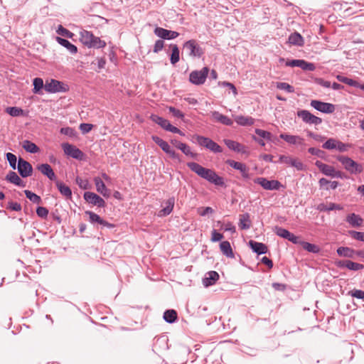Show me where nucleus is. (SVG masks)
<instances>
[{
	"label": "nucleus",
	"instance_id": "nucleus-41",
	"mask_svg": "<svg viewBox=\"0 0 364 364\" xmlns=\"http://www.w3.org/2000/svg\"><path fill=\"white\" fill-rule=\"evenodd\" d=\"M23 148L29 153L35 154L39 151V148L33 142L25 140L23 141Z\"/></svg>",
	"mask_w": 364,
	"mask_h": 364
},
{
	"label": "nucleus",
	"instance_id": "nucleus-9",
	"mask_svg": "<svg viewBox=\"0 0 364 364\" xmlns=\"http://www.w3.org/2000/svg\"><path fill=\"white\" fill-rule=\"evenodd\" d=\"M183 48L188 52L191 57L200 58L203 52L195 40H189L183 44Z\"/></svg>",
	"mask_w": 364,
	"mask_h": 364
},
{
	"label": "nucleus",
	"instance_id": "nucleus-52",
	"mask_svg": "<svg viewBox=\"0 0 364 364\" xmlns=\"http://www.w3.org/2000/svg\"><path fill=\"white\" fill-rule=\"evenodd\" d=\"M6 159L8 160L11 167L13 169H16V161H17L16 156L12 153H7L6 154Z\"/></svg>",
	"mask_w": 364,
	"mask_h": 364
},
{
	"label": "nucleus",
	"instance_id": "nucleus-59",
	"mask_svg": "<svg viewBox=\"0 0 364 364\" xmlns=\"http://www.w3.org/2000/svg\"><path fill=\"white\" fill-rule=\"evenodd\" d=\"M37 215L42 218H46L48 215V210L44 207H38L36 209Z\"/></svg>",
	"mask_w": 364,
	"mask_h": 364
},
{
	"label": "nucleus",
	"instance_id": "nucleus-10",
	"mask_svg": "<svg viewBox=\"0 0 364 364\" xmlns=\"http://www.w3.org/2000/svg\"><path fill=\"white\" fill-rule=\"evenodd\" d=\"M316 166L326 176H331L332 178H342V173L339 171H336L331 166L323 164L319 161L316 162Z\"/></svg>",
	"mask_w": 364,
	"mask_h": 364
},
{
	"label": "nucleus",
	"instance_id": "nucleus-33",
	"mask_svg": "<svg viewBox=\"0 0 364 364\" xmlns=\"http://www.w3.org/2000/svg\"><path fill=\"white\" fill-rule=\"evenodd\" d=\"M343 206L339 204H336L333 203H330L329 204L320 203L317 206V210L319 211H330L333 210H342Z\"/></svg>",
	"mask_w": 364,
	"mask_h": 364
},
{
	"label": "nucleus",
	"instance_id": "nucleus-40",
	"mask_svg": "<svg viewBox=\"0 0 364 364\" xmlns=\"http://www.w3.org/2000/svg\"><path fill=\"white\" fill-rule=\"evenodd\" d=\"M56 186L58 187V189L63 196H65L66 198L71 197L72 191L68 186H65L62 182L58 181H56Z\"/></svg>",
	"mask_w": 364,
	"mask_h": 364
},
{
	"label": "nucleus",
	"instance_id": "nucleus-35",
	"mask_svg": "<svg viewBox=\"0 0 364 364\" xmlns=\"http://www.w3.org/2000/svg\"><path fill=\"white\" fill-rule=\"evenodd\" d=\"M220 248L221 252L225 255L226 257L232 258L234 257V254L232 252V247L230 246V244L228 241H223L220 244Z\"/></svg>",
	"mask_w": 364,
	"mask_h": 364
},
{
	"label": "nucleus",
	"instance_id": "nucleus-63",
	"mask_svg": "<svg viewBox=\"0 0 364 364\" xmlns=\"http://www.w3.org/2000/svg\"><path fill=\"white\" fill-rule=\"evenodd\" d=\"M288 232L289 231L287 230L282 228L276 227L275 228V233L282 238H285L287 237Z\"/></svg>",
	"mask_w": 364,
	"mask_h": 364
},
{
	"label": "nucleus",
	"instance_id": "nucleus-2",
	"mask_svg": "<svg viewBox=\"0 0 364 364\" xmlns=\"http://www.w3.org/2000/svg\"><path fill=\"white\" fill-rule=\"evenodd\" d=\"M80 42L91 48H102L106 46L105 41L101 40L99 37L95 36L91 32L82 29L79 32Z\"/></svg>",
	"mask_w": 364,
	"mask_h": 364
},
{
	"label": "nucleus",
	"instance_id": "nucleus-45",
	"mask_svg": "<svg viewBox=\"0 0 364 364\" xmlns=\"http://www.w3.org/2000/svg\"><path fill=\"white\" fill-rule=\"evenodd\" d=\"M299 68L307 71H314L316 69V66L314 63H309L304 60H300Z\"/></svg>",
	"mask_w": 364,
	"mask_h": 364
},
{
	"label": "nucleus",
	"instance_id": "nucleus-57",
	"mask_svg": "<svg viewBox=\"0 0 364 364\" xmlns=\"http://www.w3.org/2000/svg\"><path fill=\"white\" fill-rule=\"evenodd\" d=\"M168 110L175 117L183 119L184 117V114L182 112L173 107H169Z\"/></svg>",
	"mask_w": 364,
	"mask_h": 364
},
{
	"label": "nucleus",
	"instance_id": "nucleus-49",
	"mask_svg": "<svg viewBox=\"0 0 364 364\" xmlns=\"http://www.w3.org/2000/svg\"><path fill=\"white\" fill-rule=\"evenodd\" d=\"M57 33L66 38H71L73 36V33L65 28L63 26L59 25L56 31Z\"/></svg>",
	"mask_w": 364,
	"mask_h": 364
},
{
	"label": "nucleus",
	"instance_id": "nucleus-53",
	"mask_svg": "<svg viewBox=\"0 0 364 364\" xmlns=\"http://www.w3.org/2000/svg\"><path fill=\"white\" fill-rule=\"evenodd\" d=\"M350 235L355 240L364 242V232L349 231Z\"/></svg>",
	"mask_w": 364,
	"mask_h": 364
},
{
	"label": "nucleus",
	"instance_id": "nucleus-12",
	"mask_svg": "<svg viewBox=\"0 0 364 364\" xmlns=\"http://www.w3.org/2000/svg\"><path fill=\"white\" fill-rule=\"evenodd\" d=\"M62 148L66 155L71 156L73 159H82L83 156L82 151L74 145L70 144L68 143H63L62 144Z\"/></svg>",
	"mask_w": 364,
	"mask_h": 364
},
{
	"label": "nucleus",
	"instance_id": "nucleus-31",
	"mask_svg": "<svg viewBox=\"0 0 364 364\" xmlns=\"http://www.w3.org/2000/svg\"><path fill=\"white\" fill-rule=\"evenodd\" d=\"M56 41L61 45L62 46L67 48V50L72 54H75L77 52V47L71 43L66 39L62 38L60 37H56Z\"/></svg>",
	"mask_w": 364,
	"mask_h": 364
},
{
	"label": "nucleus",
	"instance_id": "nucleus-60",
	"mask_svg": "<svg viewBox=\"0 0 364 364\" xmlns=\"http://www.w3.org/2000/svg\"><path fill=\"white\" fill-rule=\"evenodd\" d=\"M198 213L201 216H205L208 214L213 213V209L210 207L200 208L198 209Z\"/></svg>",
	"mask_w": 364,
	"mask_h": 364
},
{
	"label": "nucleus",
	"instance_id": "nucleus-1",
	"mask_svg": "<svg viewBox=\"0 0 364 364\" xmlns=\"http://www.w3.org/2000/svg\"><path fill=\"white\" fill-rule=\"evenodd\" d=\"M187 166L192 171L208 182L218 186L225 185L223 178L218 176L213 170L204 168L196 162H188Z\"/></svg>",
	"mask_w": 364,
	"mask_h": 364
},
{
	"label": "nucleus",
	"instance_id": "nucleus-7",
	"mask_svg": "<svg viewBox=\"0 0 364 364\" xmlns=\"http://www.w3.org/2000/svg\"><path fill=\"white\" fill-rule=\"evenodd\" d=\"M255 183L260 185L264 189L268 191L279 190L282 186L279 181L277 180H268L266 178L258 177L254 180Z\"/></svg>",
	"mask_w": 364,
	"mask_h": 364
},
{
	"label": "nucleus",
	"instance_id": "nucleus-48",
	"mask_svg": "<svg viewBox=\"0 0 364 364\" xmlns=\"http://www.w3.org/2000/svg\"><path fill=\"white\" fill-rule=\"evenodd\" d=\"M346 268L350 270L358 271L364 268V265L350 260H347Z\"/></svg>",
	"mask_w": 364,
	"mask_h": 364
},
{
	"label": "nucleus",
	"instance_id": "nucleus-17",
	"mask_svg": "<svg viewBox=\"0 0 364 364\" xmlns=\"http://www.w3.org/2000/svg\"><path fill=\"white\" fill-rule=\"evenodd\" d=\"M175 201L174 197H171L164 201L161 205L163 208L159 212L158 215L159 217H165L171 214L173 209Z\"/></svg>",
	"mask_w": 364,
	"mask_h": 364
},
{
	"label": "nucleus",
	"instance_id": "nucleus-29",
	"mask_svg": "<svg viewBox=\"0 0 364 364\" xmlns=\"http://www.w3.org/2000/svg\"><path fill=\"white\" fill-rule=\"evenodd\" d=\"M249 245L253 252L259 255L265 254L267 252V247L263 243L250 240Z\"/></svg>",
	"mask_w": 364,
	"mask_h": 364
},
{
	"label": "nucleus",
	"instance_id": "nucleus-26",
	"mask_svg": "<svg viewBox=\"0 0 364 364\" xmlns=\"http://www.w3.org/2000/svg\"><path fill=\"white\" fill-rule=\"evenodd\" d=\"M346 222L353 228H358L362 225L363 218L355 213H350L346 216Z\"/></svg>",
	"mask_w": 364,
	"mask_h": 364
},
{
	"label": "nucleus",
	"instance_id": "nucleus-46",
	"mask_svg": "<svg viewBox=\"0 0 364 364\" xmlns=\"http://www.w3.org/2000/svg\"><path fill=\"white\" fill-rule=\"evenodd\" d=\"M336 79L341 82H343V83H346L350 86H358V82L355 80H353L352 79H350V78H348L346 77H344L343 75H336Z\"/></svg>",
	"mask_w": 364,
	"mask_h": 364
},
{
	"label": "nucleus",
	"instance_id": "nucleus-3",
	"mask_svg": "<svg viewBox=\"0 0 364 364\" xmlns=\"http://www.w3.org/2000/svg\"><path fill=\"white\" fill-rule=\"evenodd\" d=\"M337 159L342 164L345 169L350 173L356 174L362 172L363 171V167L360 164H358L348 156H340L337 157Z\"/></svg>",
	"mask_w": 364,
	"mask_h": 364
},
{
	"label": "nucleus",
	"instance_id": "nucleus-38",
	"mask_svg": "<svg viewBox=\"0 0 364 364\" xmlns=\"http://www.w3.org/2000/svg\"><path fill=\"white\" fill-rule=\"evenodd\" d=\"M289 43L292 45L301 46L304 44V38L299 33L295 32L289 36Z\"/></svg>",
	"mask_w": 364,
	"mask_h": 364
},
{
	"label": "nucleus",
	"instance_id": "nucleus-19",
	"mask_svg": "<svg viewBox=\"0 0 364 364\" xmlns=\"http://www.w3.org/2000/svg\"><path fill=\"white\" fill-rule=\"evenodd\" d=\"M154 33L161 38L168 40L174 39L179 35L176 31L166 30L160 27H157L154 29Z\"/></svg>",
	"mask_w": 364,
	"mask_h": 364
},
{
	"label": "nucleus",
	"instance_id": "nucleus-27",
	"mask_svg": "<svg viewBox=\"0 0 364 364\" xmlns=\"http://www.w3.org/2000/svg\"><path fill=\"white\" fill-rule=\"evenodd\" d=\"M233 117L235 122L240 126H251L255 123V119L251 117L235 115Z\"/></svg>",
	"mask_w": 364,
	"mask_h": 364
},
{
	"label": "nucleus",
	"instance_id": "nucleus-43",
	"mask_svg": "<svg viewBox=\"0 0 364 364\" xmlns=\"http://www.w3.org/2000/svg\"><path fill=\"white\" fill-rule=\"evenodd\" d=\"M6 112L11 117H18L23 114V110L17 107H9L6 109Z\"/></svg>",
	"mask_w": 364,
	"mask_h": 364
},
{
	"label": "nucleus",
	"instance_id": "nucleus-44",
	"mask_svg": "<svg viewBox=\"0 0 364 364\" xmlns=\"http://www.w3.org/2000/svg\"><path fill=\"white\" fill-rule=\"evenodd\" d=\"M26 196L33 203L39 204L41 202L40 196L28 190L24 191Z\"/></svg>",
	"mask_w": 364,
	"mask_h": 364
},
{
	"label": "nucleus",
	"instance_id": "nucleus-61",
	"mask_svg": "<svg viewBox=\"0 0 364 364\" xmlns=\"http://www.w3.org/2000/svg\"><path fill=\"white\" fill-rule=\"evenodd\" d=\"M92 127L91 124L82 123L80 125V129L83 134H87L92 130Z\"/></svg>",
	"mask_w": 364,
	"mask_h": 364
},
{
	"label": "nucleus",
	"instance_id": "nucleus-28",
	"mask_svg": "<svg viewBox=\"0 0 364 364\" xmlns=\"http://www.w3.org/2000/svg\"><path fill=\"white\" fill-rule=\"evenodd\" d=\"M42 174L46 176L50 180L55 179V174L51 166L48 164H43L38 166Z\"/></svg>",
	"mask_w": 364,
	"mask_h": 364
},
{
	"label": "nucleus",
	"instance_id": "nucleus-25",
	"mask_svg": "<svg viewBox=\"0 0 364 364\" xmlns=\"http://www.w3.org/2000/svg\"><path fill=\"white\" fill-rule=\"evenodd\" d=\"M212 118L218 122H220L224 125L227 126H231L233 124V122L231 119H230L228 117L223 115V114L220 113L219 112L214 111L211 112Z\"/></svg>",
	"mask_w": 364,
	"mask_h": 364
},
{
	"label": "nucleus",
	"instance_id": "nucleus-50",
	"mask_svg": "<svg viewBox=\"0 0 364 364\" xmlns=\"http://www.w3.org/2000/svg\"><path fill=\"white\" fill-rule=\"evenodd\" d=\"M301 245L304 250H307L309 252L316 253L319 250L318 247L316 245L311 244L307 242H302Z\"/></svg>",
	"mask_w": 364,
	"mask_h": 364
},
{
	"label": "nucleus",
	"instance_id": "nucleus-39",
	"mask_svg": "<svg viewBox=\"0 0 364 364\" xmlns=\"http://www.w3.org/2000/svg\"><path fill=\"white\" fill-rule=\"evenodd\" d=\"M171 54L170 61L172 65H175L180 60V52L178 47L176 45H171Z\"/></svg>",
	"mask_w": 364,
	"mask_h": 364
},
{
	"label": "nucleus",
	"instance_id": "nucleus-11",
	"mask_svg": "<svg viewBox=\"0 0 364 364\" xmlns=\"http://www.w3.org/2000/svg\"><path fill=\"white\" fill-rule=\"evenodd\" d=\"M310 105L315 109L322 113L331 114L335 111V105L331 103L314 100L311 101Z\"/></svg>",
	"mask_w": 364,
	"mask_h": 364
},
{
	"label": "nucleus",
	"instance_id": "nucleus-24",
	"mask_svg": "<svg viewBox=\"0 0 364 364\" xmlns=\"http://www.w3.org/2000/svg\"><path fill=\"white\" fill-rule=\"evenodd\" d=\"M219 279V274L215 271H210L205 274L203 279V284L208 287L213 285Z\"/></svg>",
	"mask_w": 364,
	"mask_h": 364
},
{
	"label": "nucleus",
	"instance_id": "nucleus-37",
	"mask_svg": "<svg viewBox=\"0 0 364 364\" xmlns=\"http://www.w3.org/2000/svg\"><path fill=\"white\" fill-rule=\"evenodd\" d=\"M151 119L155 122L156 124H159L160 127H161L165 130H167L169 125L171 124L170 122L163 117H161L156 114H152L151 116Z\"/></svg>",
	"mask_w": 364,
	"mask_h": 364
},
{
	"label": "nucleus",
	"instance_id": "nucleus-14",
	"mask_svg": "<svg viewBox=\"0 0 364 364\" xmlns=\"http://www.w3.org/2000/svg\"><path fill=\"white\" fill-rule=\"evenodd\" d=\"M17 168L19 174L23 178L31 176L33 171L31 165L21 158L18 161Z\"/></svg>",
	"mask_w": 364,
	"mask_h": 364
},
{
	"label": "nucleus",
	"instance_id": "nucleus-34",
	"mask_svg": "<svg viewBox=\"0 0 364 364\" xmlns=\"http://www.w3.org/2000/svg\"><path fill=\"white\" fill-rule=\"evenodd\" d=\"M337 254L341 257L353 258L355 254L354 250L347 247H340L336 250Z\"/></svg>",
	"mask_w": 364,
	"mask_h": 364
},
{
	"label": "nucleus",
	"instance_id": "nucleus-55",
	"mask_svg": "<svg viewBox=\"0 0 364 364\" xmlns=\"http://www.w3.org/2000/svg\"><path fill=\"white\" fill-rule=\"evenodd\" d=\"M349 294L355 298L364 301V291L360 289H354L349 292Z\"/></svg>",
	"mask_w": 364,
	"mask_h": 364
},
{
	"label": "nucleus",
	"instance_id": "nucleus-18",
	"mask_svg": "<svg viewBox=\"0 0 364 364\" xmlns=\"http://www.w3.org/2000/svg\"><path fill=\"white\" fill-rule=\"evenodd\" d=\"M153 141L158 144L161 149L166 152V154H169L173 158H176L177 155L176 152L171 148L169 144L163 140L162 139L159 138L157 136H152Z\"/></svg>",
	"mask_w": 364,
	"mask_h": 364
},
{
	"label": "nucleus",
	"instance_id": "nucleus-13",
	"mask_svg": "<svg viewBox=\"0 0 364 364\" xmlns=\"http://www.w3.org/2000/svg\"><path fill=\"white\" fill-rule=\"evenodd\" d=\"M63 85L61 82L51 79L46 81L44 89L48 92L55 93L64 91Z\"/></svg>",
	"mask_w": 364,
	"mask_h": 364
},
{
	"label": "nucleus",
	"instance_id": "nucleus-58",
	"mask_svg": "<svg viewBox=\"0 0 364 364\" xmlns=\"http://www.w3.org/2000/svg\"><path fill=\"white\" fill-rule=\"evenodd\" d=\"M60 133L69 136H74L75 135V130L71 127H63L60 129Z\"/></svg>",
	"mask_w": 364,
	"mask_h": 364
},
{
	"label": "nucleus",
	"instance_id": "nucleus-4",
	"mask_svg": "<svg viewBox=\"0 0 364 364\" xmlns=\"http://www.w3.org/2000/svg\"><path fill=\"white\" fill-rule=\"evenodd\" d=\"M194 138L200 146H203L214 153H220L223 151L217 143L208 137L196 135Z\"/></svg>",
	"mask_w": 364,
	"mask_h": 364
},
{
	"label": "nucleus",
	"instance_id": "nucleus-36",
	"mask_svg": "<svg viewBox=\"0 0 364 364\" xmlns=\"http://www.w3.org/2000/svg\"><path fill=\"white\" fill-rule=\"evenodd\" d=\"M251 221L250 219V215L245 213L240 215L239 226L242 230H247L250 228Z\"/></svg>",
	"mask_w": 364,
	"mask_h": 364
},
{
	"label": "nucleus",
	"instance_id": "nucleus-51",
	"mask_svg": "<svg viewBox=\"0 0 364 364\" xmlns=\"http://www.w3.org/2000/svg\"><path fill=\"white\" fill-rule=\"evenodd\" d=\"M277 87L279 90H285L289 93H291L294 92V87L287 82H277Z\"/></svg>",
	"mask_w": 364,
	"mask_h": 364
},
{
	"label": "nucleus",
	"instance_id": "nucleus-16",
	"mask_svg": "<svg viewBox=\"0 0 364 364\" xmlns=\"http://www.w3.org/2000/svg\"><path fill=\"white\" fill-rule=\"evenodd\" d=\"M84 198L88 203H92L98 207L102 208L105 205V200L95 193L85 192L84 194Z\"/></svg>",
	"mask_w": 364,
	"mask_h": 364
},
{
	"label": "nucleus",
	"instance_id": "nucleus-62",
	"mask_svg": "<svg viewBox=\"0 0 364 364\" xmlns=\"http://www.w3.org/2000/svg\"><path fill=\"white\" fill-rule=\"evenodd\" d=\"M223 238V235L218 232L215 230L212 231L211 235V241L212 242H218Z\"/></svg>",
	"mask_w": 364,
	"mask_h": 364
},
{
	"label": "nucleus",
	"instance_id": "nucleus-5",
	"mask_svg": "<svg viewBox=\"0 0 364 364\" xmlns=\"http://www.w3.org/2000/svg\"><path fill=\"white\" fill-rule=\"evenodd\" d=\"M322 147L328 150H338L340 152H346L351 147L350 144H344L336 139H328L323 145Z\"/></svg>",
	"mask_w": 364,
	"mask_h": 364
},
{
	"label": "nucleus",
	"instance_id": "nucleus-22",
	"mask_svg": "<svg viewBox=\"0 0 364 364\" xmlns=\"http://www.w3.org/2000/svg\"><path fill=\"white\" fill-rule=\"evenodd\" d=\"M279 137L284 139L289 144L303 145L304 139L297 135H290L287 134H281Z\"/></svg>",
	"mask_w": 364,
	"mask_h": 364
},
{
	"label": "nucleus",
	"instance_id": "nucleus-20",
	"mask_svg": "<svg viewBox=\"0 0 364 364\" xmlns=\"http://www.w3.org/2000/svg\"><path fill=\"white\" fill-rule=\"evenodd\" d=\"M228 164H229L232 168L238 170L243 178H249V168L245 164L241 162H237L233 160H228L227 161Z\"/></svg>",
	"mask_w": 364,
	"mask_h": 364
},
{
	"label": "nucleus",
	"instance_id": "nucleus-42",
	"mask_svg": "<svg viewBox=\"0 0 364 364\" xmlns=\"http://www.w3.org/2000/svg\"><path fill=\"white\" fill-rule=\"evenodd\" d=\"M163 317H164V319L167 323H172L175 322L177 318V313L175 310H173V309L166 310L164 313Z\"/></svg>",
	"mask_w": 364,
	"mask_h": 364
},
{
	"label": "nucleus",
	"instance_id": "nucleus-64",
	"mask_svg": "<svg viewBox=\"0 0 364 364\" xmlns=\"http://www.w3.org/2000/svg\"><path fill=\"white\" fill-rule=\"evenodd\" d=\"M164 48V41L161 40H158L156 41L154 46V52L158 53L161 50Z\"/></svg>",
	"mask_w": 364,
	"mask_h": 364
},
{
	"label": "nucleus",
	"instance_id": "nucleus-56",
	"mask_svg": "<svg viewBox=\"0 0 364 364\" xmlns=\"http://www.w3.org/2000/svg\"><path fill=\"white\" fill-rule=\"evenodd\" d=\"M86 213L87 215H89L90 221L91 223H97L100 224V222H102V218L97 214L90 212V211H87V212H86Z\"/></svg>",
	"mask_w": 364,
	"mask_h": 364
},
{
	"label": "nucleus",
	"instance_id": "nucleus-32",
	"mask_svg": "<svg viewBox=\"0 0 364 364\" xmlns=\"http://www.w3.org/2000/svg\"><path fill=\"white\" fill-rule=\"evenodd\" d=\"M6 180L9 181L11 183H14L16 186L24 187L25 183L23 182V181L20 178V177L16 174V173L14 171H10L6 177Z\"/></svg>",
	"mask_w": 364,
	"mask_h": 364
},
{
	"label": "nucleus",
	"instance_id": "nucleus-8",
	"mask_svg": "<svg viewBox=\"0 0 364 364\" xmlns=\"http://www.w3.org/2000/svg\"><path fill=\"white\" fill-rule=\"evenodd\" d=\"M297 116L300 117L302 119V121L306 124L318 125L322 122V119L320 117L314 115L308 110H299L297 112Z\"/></svg>",
	"mask_w": 364,
	"mask_h": 364
},
{
	"label": "nucleus",
	"instance_id": "nucleus-21",
	"mask_svg": "<svg viewBox=\"0 0 364 364\" xmlns=\"http://www.w3.org/2000/svg\"><path fill=\"white\" fill-rule=\"evenodd\" d=\"M94 182L96 186V190L98 193L106 198H109L110 196V191L106 187L105 184L100 178L95 177L94 178Z\"/></svg>",
	"mask_w": 364,
	"mask_h": 364
},
{
	"label": "nucleus",
	"instance_id": "nucleus-30",
	"mask_svg": "<svg viewBox=\"0 0 364 364\" xmlns=\"http://www.w3.org/2000/svg\"><path fill=\"white\" fill-rule=\"evenodd\" d=\"M171 143L176 148L180 149L184 154L190 156L191 157H195L196 154L191 151V148L186 144L178 141L177 140H172Z\"/></svg>",
	"mask_w": 364,
	"mask_h": 364
},
{
	"label": "nucleus",
	"instance_id": "nucleus-15",
	"mask_svg": "<svg viewBox=\"0 0 364 364\" xmlns=\"http://www.w3.org/2000/svg\"><path fill=\"white\" fill-rule=\"evenodd\" d=\"M279 162L284 163V164L289 165L292 167H294L298 171H302L304 169V166L303 163L300 160H299L296 158H292L291 156L282 155L279 157Z\"/></svg>",
	"mask_w": 364,
	"mask_h": 364
},
{
	"label": "nucleus",
	"instance_id": "nucleus-54",
	"mask_svg": "<svg viewBox=\"0 0 364 364\" xmlns=\"http://www.w3.org/2000/svg\"><path fill=\"white\" fill-rule=\"evenodd\" d=\"M255 133L258 136H259L260 137H262L263 139H267V140H270L271 139L272 134L269 132H267V131H264V130H262V129H255Z\"/></svg>",
	"mask_w": 364,
	"mask_h": 364
},
{
	"label": "nucleus",
	"instance_id": "nucleus-6",
	"mask_svg": "<svg viewBox=\"0 0 364 364\" xmlns=\"http://www.w3.org/2000/svg\"><path fill=\"white\" fill-rule=\"evenodd\" d=\"M209 69L207 67H204L200 70H194L190 73L189 80L190 82L194 85H203L207 78Z\"/></svg>",
	"mask_w": 364,
	"mask_h": 364
},
{
	"label": "nucleus",
	"instance_id": "nucleus-23",
	"mask_svg": "<svg viewBox=\"0 0 364 364\" xmlns=\"http://www.w3.org/2000/svg\"><path fill=\"white\" fill-rule=\"evenodd\" d=\"M224 143L230 149L233 150L236 152L242 154L247 153L246 147L237 141L230 139H225Z\"/></svg>",
	"mask_w": 364,
	"mask_h": 364
},
{
	"label": "nucleus",
	"instance_id": "nucleus-47",
	"mask_svg": "<svg viewBox=\"0 0 364 364\" xmlns=\"http://www.w3.org/2000/svg\"><path fill=\"white\" fill-rule=\"evenodd\" d=\"M45 84L41 78L36 77L33 80V92L39 93L40 91L44 87Z\"/></svg>",
	"mask_w": 364,
	"mask_h": 364
}]
</instances>
